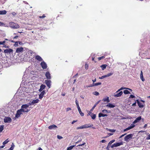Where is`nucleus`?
<instances>
[{"instance_id": "1", "label": "nucleus", "mask_w": 150, "mask_h": 150, "mask_svg": "<svg viewBox=\"0 0 150 150\" xmlns=\"http://www.w3.org/2000/svg\"><path fill=\"white\" fill-rule=\"evenodd\" d=\"M9 25L11 28L14 29H17L20 28V26L18 24L12 22L9 23Z\"/></svg>"}, {"instance_id": "2", "label": "nucleus", "mask_w": 150, "mask_h": 150, "mask_svg": "<svg viewBox=\"0 0 150 150\" xmlns=\"http://www.w3.org/2000/svg\"><path fill=\"white\" fill-rule=\"evenodd\" d=\"M133 134H130L126 135L124 138V140L127 142H128L130 140L132 139Z\"/></svg>"}, {"instance_id": "3", "label": "nucleus", "mask_w": 150, "mask_h": 150, "mask_svg": "<svg viewBox=\"0 0 150 150\" xmlns=\"http://www.w3.org/2000/svg\"><path fill=\"white\" fill-rule=\"evenodd\" d=\"M93 126V124H91L90 125L89 124H85L84 125H82L81 126L78 127L76 128V129H83L84 128H88L89 127H90Z\"/></svg>"}, {"instance_id": "4", "label": "nucleus", "mask_w": 150, "mask_h": 150, "mask_svg": "<svg viewBox=\"0 0 150 150\" xmlns=\"http://www.w3.org/2000/svg\"><path fill=\"white\" fill-rule=\"evenodd\" d=\"M118 90L114 94L113 96L116 97H119L121 96L123 94V92L122 91H120L119 92Z\"/></svg>"}, {"instance_id": "5", "label": "nucleus", "mask_w": 150, "mask_h": 150, "mask_svg": "<svg viewBox=\"0 0 150 150\" xmlns=\"http://www.w3.org/2000/svg\"><path fill=\"white\" fill-rule=\"evenodd\" d=\"M13 50L11 49H7L5 50L4 52L5 54H11L13 53Z\"/></svg>"}, {"instance_id": "6", "label": "nucleus", "mask_w": 150, "mask_h": 150, "mask_svg": "<svg viewBox=\"0 0 150 150\" xmlns=\"http://www.w3.org/2000/svg\"><path fill=\"white\" fill-rule=\"evenodd\" d=\"M11 119L8 117H5L4 119V122L5 123H10L11 121Z\"/></svg>"}, {"instance_id": "7", "label": "nucleus", "mask_w": 150, "mask_h": 150, "mask_svg": "<svg viewBox=\"0 0 150 150\" xmlns=\"http://www.w3.org/2000/svg\"><path fill=\"white\" fill-rule=\"evenodd\" d=\"M42 67L43 69H46L47 68V64L46 63L43 61H42L40 64Z\"/></svg>"}, {"instance_id": "8", "label": "nucleus", "mask_w": 150, "mask_h": 150, "mask_svg": "<svg viewBox=\"0 0 150 150\" xmlns=\"http://www.w3.org/2000/svg\"><path fill=\"white\" fill-rule=\"evenodd\" d=\"M23 51V48L22 47L17 48L16 50V53H20L22 52Z\"/></svg>"}, {"instance_id": "9", "label": "nucleus", "mask_w": 150, "mask_h": 150, "mask_svg": "<svg viewBox=\"0 0 150 150\" xmlns=\"http://www.w3.org/2000/svg\"><path fill=\"white\" fill-rule=\"evenodd\" d=\"M22 114V112L21 111L20 109L18 110L17 111L15 115V117L17 118H18Z\"/></svg>"}, {"instance_id": "10", "label": "nucleus", "mask_w": 150, "mask_h": 150, "mask_svg": "<svg viewBox=\"0 0 150 150\" xmlns=\"http://www.w3.org/2000/svg\"><path fill=\"white\" fill-rule=\"evenodd\" d=\"M136 101L139 108H142L144 106L145 104L141 103L138 100H136Z\"/></svg>"}, {"instance_id": "11", "label": "nucleus", "mask_w": 150, "mask_h": 150, "mask_svg": "<svg viewBox=\"0 0 150 150\" xmlns=\"http://www.w3.org/2000/svg\"><path fill=\"white\" fill-rule=\"evenodd\" d=\"M51 83V81L50 80H46L45 81V83L49 88H50Z\"/></svg>"}, {"instance_id": "12", "label": "nucleus", "mask_w": 150, "mask_h": 150, "mask_svg": "<svg viewBox=\"0 0 150 150\" xmlns=\"http://www.w3.org/2000/svg\"><path fill=\"white\" fill-rule=\"evenodd\" d=\"M39 101V100L38 99L34 100H33L31 102L29 103L30 105L38 103Z\"/></svg>"}, {"instance_id": "13", "label": "nucleus", "mask_w": 150, "mask_h": 150, "mask_svg": "<svg viewBox=\"0 0 150 150\" xmlns=\"http://www.w3.org/2000/svg\"><path fill=\"white\" fill-rule=\"evenodd\" d=\"M35 58L39 62H42L43 59L39 55H36L35 56Z\"/></svg>"}, {"instance_id": "14", "label": "nucleus", "mask_w": 150, "mask_h": 150, "mask_svg": "<svg viewBox=\"0 0 150 150\" xmlns=\"http://www.w3.org/2000/svg\"><path fill=\"white\" fill-rule=\"evenodd\" d=\"M45 75L47 79H51L50 74L49 71H47L46 72Z\"/></svg>"}, {"instance_id": "15", "label": "nucleus", "mask_w": 150, "mask_h": 150, "mask_svg": "<svg viewBox=\"0 0 150 150\" xmlns=\"http://www.w3.org/2000/svg\"><path fill=\"white\" fill-rule=\"evenodd\" d=\"M57 128V126L55 125H52L49 126L48 128L49 129H54Z\"/></svg>"}, {"instance_id": "16", "label": "nucleus", "mask_w": 150, "mask_h": 150, "mask_svg": "<svg viewBox=\"0 0 150 150\" xmlns=\"http://www.w3.org/2000/svg\"><path fill=\"white\" fill-rule=\"evenodd\" d=\"M142 118L141 116H139L133 122V123H136L137 122H139L141 119Z\"/></svg>"}, {"instance_id": "17", "label": "nucleus", "mask_w": 150, "mask_h": 150, "mask_svg": "<svg viewBox=\"0 0 150 150\" xmlns=\"http://www.w3.org/2000/svg\"><path fill=\"white\" fill-rule=\"evenodd\" d=\"M45 93V91H42L40 93V94L39 95V98L40 99H41L42 98L43 95Z\"/></svg>"}, {"instance_id": "18", "label": "nucleus", "mask_w": 150, "mask_h": 150, "mask_svg": "<svg viewBox=\"0 0 150 150\" xmlns=\"http://www.w3.org/2000/svg\"><path fill=\"white\" fill-rule=\"evenodd\" d=\"M30 105L29 103L23 105L21 106V108H23L25 109H28L27 108H28L29 106Z\"/></svg>"}, {"instance_id": "19", "label": "nucleus", "mask_w": 150, "mask_h": 150, "mask_svg": "<svg viewBox=\"0 0 150 150\" xmlns=\"http://www.w3.org/2000/svg\"><path fill=\"white\" fill-rule=\"evenodd\" d=\"M123 142H117L116 143H114V145L115 146V147H117L120 146L121 145H123Z\"/></svg>"}, {"instance_id": "20", "label": "nucleus", "mask_w": 150, "mask_h": 150, "mask_svg": "<svg viewBox=\"0 0 150 150\" xmlns=\"http://www.w3.org/2000/svg\"><path fill=\"white\" fill-rule=\"evenodd\" d=\"M77 108H78V110L79 112V113H80V114L81 116H83L84 115V114H83V112H81V109H80V108L79 106H78V107H77Z\"/></svg>"}, {"instance_id": "21", "label": "nucleus", "mask_w": 150, "mask_h": 150, "mask_svg": "<svg viewBox=\"0 0 150 150\" xmlns=\"http://www.w3.org/2000/svg\"><path fill=\"white\" fill-rule=\"evenodd\" d=\"M106 106L110 108H113L115 106L114 105L110 103H108V104H107Z\"/></svg>"}, {"instance_id": "22", "label": "nucleus", "mask_w": 150, "mask_h": 150, "mask_svg": "<svg viewBox=\"0 0 150 150\" xmlns=\"http://www.w3.org/2000/svg\"><path fill=\"white\" fill-rule=\"evenodd\" d=\"M100 101V100H99L97 102L95 105H94V106L92 107V108L90 110V111H92L93 109H94V108H95V107L96 106V105L99 103Z\"/></svg>"}, {"instance_id": "23", "label": "nucleus", "mask_w": 150, "mask_h": 150, "mask_svg": "<svg viewBox=\"0 0 150 150\" xmlns=\"http://www.w3.org/2000/svg\"><path fill=\"white\" fill-rule=\"evenodd\" d=\"M102 101L104 102H109L110 100H109V97L108 96H107L106 97H105L103 98L102 99Z\"/></svg>"}, {"instance_id": "24", "label": "nucleus", "mask_w": 150, "mask_h": 150, "mask_svg": "<svg viewBox=\"0 0 150 150\" xmlns=\"http://www.w3.org/2000/svg\"><path fill=\"white\" fill-rule=\"evenodd\" d=\"M108 115L107 114H103L102 113H100L98 114L99 117H104L105 116H107Z\"/></svg>"}, {"instance_id": "25", "label": "nucleus", "mask_w": 150, "mask_h": 150, "mask_svg": "<svg viewBox=\"0 0 150 150\" xmlns=\"http://www.w3.org/2000/svg\"><path fill=\"white\" fill-rule=\"evenodd\" d=\"M140 77V79L142 81H144L145 80V79L143 78V73L142 71H141Z\"/></svg>"}, {"instance_id": "26", "label": "nucleus", "mask_w": 150, "mask_h": 150, "mask_svg": "<svg viewBox=\"0 0 150 150\" xmlns=\"http://www.w3.org/2000/svg\"><path fill=\"white\" fill-rule=\"evenodd\" d=\"M20 110L22 112H28L29 111L28 109H25L23 108H21Z\"/></svg>"}, {"instance_id": "27", "label": "nucleus", "mask_w": 150, "mask_h": 150, "mask_svg": "<svg viewBox=\"0 0 150 150\" xmlns=\"http://www.w3.org/2000/svg\"><path fill=\"white\" fill-rule=\"evenodd\" d=\"M7 13L6 11V10L0 11V15H4L6 14Z\"/></svg>"}, {"instance_id": "28", "label": "nucleus", "mask_w": 150, "mask_h": 150, "mask_svg": "<svg viewBox=\"0 0 150 150\" xmlns=\"http://www.w3.org/2000/svg\"><path fill=\"white\" fill-rule=\"evenodd\" d=\"M107 66V65L106 64H103L100 66V67L101 68L102 70H104L106 68Z\"/></svg>"}, {"instance_id": "29", "label": "nucleus", "mask_w": 150, "mask_h": 150, "mask_svg": "<svg viewBox=\"0 0 150 150\" xmlns=\"http://www.w3.org/2000/svg\"><path fill=\"white\" fill-rule=\"evenodd\" d=\"M124 93L125 94H129L130 93V92L128 90H125L123 91Z\"/></svg>"}, {"instance_id": "30", "label": "nucleus", "mask_w": 150, "mask_h": 150, "mask_svg": "<svg viewBox=\"0 0 150 150\" xmlns=\"http://www.w3.org/2000/svg\"><path fill=\"white\" fill-rule=\"evenodd\" d=\"M45 87L46 86L45 85L42 84L40 86V88L43 90Z\"/></svg>"}, {"instance_id": "31", "label": "nucleus", "mask_w": 150, "mask_h": 150, "mask_svg": "<svg viewBox=\"0 0 150 150\" xmlns=\"http://www.w3.org/2000/svg\"><path fill=\"white\" fill-rule=\"evenodd\" d=\"M93 94L96 96H98L99 94V93L97 91H95L93 92Z\"/></svg>"}, {"instance_id": "32", "label": "nucleus", "mask_w": 150, "mask_h": 150, "mask_svg": "<svg viewBox=\"0 0 150 150\" xmlns=\"http://www.w3.org/2000/svg\"><path fill=\"white\" fill-rule=\"evenodd\" d=\"M75 146V145H72L68 147L67 148V150H71Z\"/></svg>"}, {"instance_id": "33", "label": "nucleus", "mask_w": 150, "mask_h": 150, "mask_svg": "<svg viewBox=\"0 0 150 150\" xmlns=\"http://www.w3.org/2000/svg\"><path fill=\"white\" fill-rule=\"evenodd\" d=\"M91 117L92 118L93 120H94L96 118V115L95 114H93V115H92L91 116Z\"/></svg>"}, {"instance_id": "34", "label": "nucleus", "mask_w": 150, "mask_h": 150, "mask_svg": "<svg viewBox=\"0 0 150 150\" xmlns=\"http://www.w3.org/2000/svg\"><path fill=\"white\" fill-rule=\"evenodd\" d=\"M4 129V125H1L0 126V132H1Z\"/></svg>"}, {"instance_id": "35", "label": "nucleus", "mask_w": 150, "mask_h": 150, "mask_svg": "<svg viewBox=\"0 0 150 150\" xmlns=\"http://www.w3.org/2000/svg\"><path fill=\"white\" fill-rule=\"evenodd\" d=\"M8 142H9V141L8 140V139H7L3 142V145H5V144H6L7 143H8Z\"/></svg>"}, {"instance_id": "36", "label": "nucleus", "mask_w": 150, "mask_h": 150, "mask_svg": "<svg viewBox=\"0 0 150 150\" xmlns=\"http://www.w3.org/2000/svg\"><path fill=\"white\" fill-rule=\"evenodd\" d=\"M131 129V128L130 127H129L126 128V129H124V130H123V131L122 132H124L125 131H128Z\"/></svg>"}, {"instance_id": "37", "label": "nucleus", "mask_w": 150, "mask_h": 150, "mask_svg": "<svg viewBox=\"0 0 150 150\" xmlns=\"http://www.w3.org/2000/svg\"><path fill=\"white\" fill-rule=\"evenodd\" d=\"M115 140H114V139H113L111 141H110L109 142V143H108L109 144H110V145H111V144L112 143H113V142H115Z\"/></svg>"}, {"instance_id": "38", "label": "nucleus", "mask_w": 150, "mask_h": 150, "mask_svg": "<svg viewBox=\"0 0 150 150\" xmlns=\"http://www.w3.org/2000/svg\"><path fill=\"white\" fill-rule=\"evenodd\" d=\"M113 72L110 73L108 74H107L105 76H106V77H107L109 76H111L113 74Z\"/></svg>"}, {"instance_id": "39", "label": "nucleus", "mask_w": 150, "mask_h": 150, "mask_svg": "<svg viewBox=\"0 0 150 150\" xmlns=\"http://www.w3.org/2000/svg\"><path fill=\"white\" fill-rule=\"evenodd\" d=\"M94 86H95L101 85V83L98 82L96 83H94Z\"/></svg>"}, {"instance_id": "40", "label": "nucleus", "mask_w": 150, "mask_h": 150, "mask_svg": "<svg viewBox=\"0 0 150 150\" xmlns=\"http://www.w3.org/2000/svg\"><path fill=\"white\" fill-rule=\"evenodd\" d=\"M102 112L103 113H109V112H108V111L107 110H102Z\"/></svg>"}, {"instance_id": "41", "label": "nucleus", "mask_w": 150, "mask_h": 150, "mask_svg": "<svg viewBox=\"0 0 150 150\" xmlns=\"http://www.w3.org/2000/svg\"><path fill=\"white\" fill-rule=\"evenodd\" d=\"M126 89V87H121L119 89H118V91H120L121 90H122Z\"/></svg>"}, {"instance_id": "42", "label": "nucleus", "mask_w": 150, "mask_h": 150, "mask_svg": "<svg viewBox=\"0 0 150 150\" xmlns=\"http://www.w3.org/2000/svg\"><path fill=\"white\" fill-rule=\"evenodd\" d=\"M134 124L135 123H133L132 124H131V125H130V127L131 128V129L135 127V125H134Z\"/></svg>"}, {"instance_id": "43", "label": "nucleus", "mask_w": 150, "mask_h": 150, "mask_svg": "<svg viewBox=\"0 0 150 150\" xmlns=\"http://www.w3.org/2000/svg\"><path fill=\"white\" fill-rule=\"evenodd\" d=\"M105 77H106V76H105V75L104 76H103L101 77H99V78L100 79H103Z\"/></svg>"}, {"instance_id": "44", "label": "nucleus", "mask_w": 150, "mask_h": 150, "mask_svg": "<svg viewBox=\"0 0 150 150\" xmlns=\"http://www.w3.org/2000/svg\"><path fill=\"white\" fill-rule=\"evenodd\" d=\"M110 145H110L108 143V146H107V147L106 148V149L107 150H109V148L110 147Z\"/></svg>"}, {"instance_id": "45", "label": "nucleus", "mask_w": 150, "mask_h": 150, "mask_svg": "<svg viewBox=\"0 0 150 150\" xmlns=\"http://www.w3.org/2000/svg\"><path fill=\"white\" fill-rule=\"evenodd\" d=\"M105 58V57L104 56H102V57H99L98 58V59L99 60H100L103 58Z\"/></svg>"}, {"instance_id": "46", "label": "nucleus", "mask_w": 150, "mask_h": 150, "mask_svg": "<svg viewBox=\"0 0 150 150\" xmlns=\"http://www.w3.org/2000/svg\"><path fill=\"white\" fill-rule=\"evenodd\" d=\"M94 86V84L93 83V84H91L89 86H86L87 87H91Z\"/></svg>"}, {"instance_id": "47", "label": "nucleus", "mask_w": 150, "mask_h": 150, "mask_svg": "<svg viewBox=\"0 0 150 150\" xmlns=\"http://www.w3.org/2000/svg\"><path fill=\"white\" fill-rule=\"evenodd\" d=\"M75 103H76V105L77 107L79 106V104H78V101H77V100L76 99L75 100Z\"/></svg>"}, {"instance_id": "48", "label": "nucleus", "mask_w": 150, "mask_h": 150, "mask_svg": "<svg viewBox=\"0 0 150 150\" xmlns=\"http://www.w3.org/2000/svg\"><path fill=\"white\" fill-rule=\"evenodd\" d=\"M88 64H86L85 65V68L86 69H88Z\"/></svg>"}, {"instance_id": "49", "label": "nucleus", "mask_w": 150, "mask_h": 150, "mask_svg": "<svg viewBox=\"0 0 150 150\" xmlns=\"http://www.w3.org/2000/svg\"><path fill=\"white\" fill-rule=\"evenodd\" d=\"M15 42V43L14 45V46H15V47H16V46H18V42Z\"/></svg>"}, {"instance_id": "50", "label": "nucleus", "mask_w": 150, "mask_h": 150, "mask_svg": "<svg viewBox=\"0 0 150 150\" xmlns=\"http://www.w3.org/2000/svg\"><path fill=\"white\" fill-rule=\"evenodd\" d=\"M109 131L111 132H114L115 131V130H114V129H109Z\"/></svg>"}, {"instance_id": "51", "label": "nucleus", "mask_w": 150, "mask_h": 150, "mask_svg": "<svg viewBox=\"0 0 150 150\" xmlns=\"http://www.w3.org/2000/svg\"><path fill=\"white\" fill-rule=\"evenodd\" d=\"M5 43V41H4L3 42H0V45H4Z\"/></svg>"}, {"instance_id": "52", "label": "nucleus", "mask_w": 150, "mask_h": 150, "mask_svg": "<svg viewBox=\"0 0 150 150\" xmlns=\"http://www.w3.org/2000/svg\"><path fill=\"white\" fill-rule=\"evenodd\" d=\"M91 112L92 111H91L90 110V111H89V112H88V115H89L91 116L92 115H93V113H92Z\"/></svg>"}, {"instance_id": "53", "label": "nucleus", "mask_w": 150, "mask_h": 150, "mask_svg": "<svg viewBox=\"0 0 150 150\" xmlns=\"http://www.w3.org/2000/svg\"><path fill=\"white\" fill-rule=\"evenodd\" d=\"M57 138L59 139H61L63 138V137L61 136L57 135Z\"/></svg>"}, {"instance_id": "54", "label": "nucleus", "mask_w": 150, "mask_h": 150, "mask_svg": "<svg viewBox=\"0 0 150 150\" xmlns=\"http://www.w3.org/2000/svg\"><path fill=\"white\" fill-rule=\"evenodd\" d=\"M29 53H30L31 54H33V53H34V52H33V51L31 50H30L28 51Z\"/></svg>"}, {"instance_id": "55", "label": "nucleus", "mask_w": 150, "mask_h": 150, "mask_svg": "<svg viewBox=\"0 0 150 150\" xmlns=\"http://www.w3.org/2000/svg\"><path fill=\"white\" fill-rule=\"evenodd\" d=\"M45 15L44 14V15H43L42 16H40L39 17V18H45Z\"/></svg>"}, {"instance_id": "56", "label": "nucleus", "mask_w": 150, "mask_h": 150, "mask_svg": "<svg viewBox=\"0 0 150 150\" xmlns=\"http://www.w3.org/2000/svg\"><path fill=\"white\" fill-rule=\"evenodd\" d=\"M4 25L5 24L4 23L0 22V26H4Z\"/></svg>"}, {"instance_id": "57", "label": "nucleus", "mask_w": 150, "mask_h": 150, "mask_svg": "<svg viewBox=\"0 0 150 150\" xmlns=\"http://www.w3.org/2000/svg\"><path fill=\"white\" fill-rule=\"evenodd\" d=\"M136 103L137 102V101H136H136L135 102V103H133L132 105V106H135L136 105Z\"/></svg>"}, {"instance_id": "58", "label": "nucleus", "mask_w": 150, "mask_h": 150, "mask_svg": "<svg viewBox=\"0 0 150 150\" xmlns=\"http://www.w3.org/2000/svg\"><path fill=\"white\" fill-rule=\"evenodd\" d=\"M135 97V96L134 95H130L129 97V98H133Z\"/></svg>"}, {"instance_id": "59", "label": "nucleus", "mask_w": 150, "mask_h": 150, "mask_svg": "<svg viewBox=\"0 0 150 150\" xmlns=\"http://www.w3.org/2000/svg\"><path fill=\"white\" fill-rule=\"evenodd\" d=\"M71 110V108H67L66 109V111L68 112V111L70 110Z\"/></svg>"}, {"instance_id": "60", "label": "nucleus", "mask_w": 150, "mask_h": 150, "mask_svg": "<svg viewBox=\"0 0 150 150\" xmlns=\"http://www.w3.org/2000/svg\"><path fill=\"white\" fill-rule=\"evenodd\" d=\"M86 143H84L82 144H80L79 145H78V146H82L83 145H84Z\"/></svg>"}, {"instance_id": "61", "label": "nucleus", "mask_w": 150, "mask_h": 150, "mask_svg": "<svg viewBox=\"0 0 150 150\" xmlns=\"http://www.w3.org/2000/svg\"><path fill=\"white\" fill-rule=\"evenodd\" d=\"M3 47L6 48H8L9 47V46H7L6 45H4L3 46Z\"/></svg>"}, {"instance_id": "62", "label": "nucleus", "mask_w": 150, "mask_h": 150, "mask_svg": "<svg viewBox=\"0 0 150 150\" xmlns=\"http://www.w3.org/2000/svg\"><path fill=\"white\" fill-rule=\"evenodd\" d=\"M106 142V141L104 139L102 140L101 141V142H102V143H105Z\"/></svg>"}, {"instance_id": "63", "label": "nucleus", "mask_w": 150, "mask_h": 150, "mask_svg": "<svg viewBox=\"0 0 150 150\" xmlns=\"http://www.w3.org/2000/svg\"><path fill=\"white\" fill-rule=\"evenodd\" d=\"M147 139H150V134L148 135V136L146 138Z\"/></svg>"}, {"instance_id": "64", "label": "nucleus", "mask_w": 150, "mask_h": 150, "mask_svg": "<svg viewBox=\"0 0 150 150\" xmlns=\"http://www.w3.org/2000/svg\"><path fill=\"white\" fill-rule=\"evenodd\" d=\"M13 147L11 146L8 150H13Z\"/></svg>"}]
</instances>
